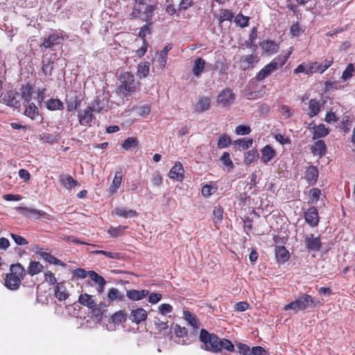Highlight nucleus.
I'll return each instance as SVG.
<instances>
[{
  "label": "nucleus",
  "mask_w": 355,
  "mask_h": 355,
  "mask_svg": "<svg viewBox=\"0 0 355 355\" xmlns=\"http://www.w3.org/2000/svg\"><path fill=\"white\" fill-rule=\"evenodd\" d=\"M236 346L238 347L240 354L243 355H252L251 350L248 345L241 343H237Z\"/></svg>",
  "instance_id": "59"
},
{
  "label": "nucleus",
  "mask_w": 355,
  "mask_h": 355,
  "mask_svg": "<svg viewBox=\"0 0 355 355\" xmlns=\"http://www.w3.org/2000/svg\"><path fill=\"white\" fill-rule=\"evenodd\" d=\"M55 297L58 300H65L69 297V293L64 282L58 283L54 287Z\"/></svg>",
  "instance_id": "17"
},
{
  "label": "nucleus",
  "mask_w": 355,
  "mask_h": 355,
  "mask_svg": "<svg viewBox=\"0 0 355 355\" xmlns=\"http://www.w3.org/2000/svg\"><path fill=\"white\" fill-rule=\"evenodd\" d=\"M251 132V129L248 125H240L236 128L235 132L238 135H247Z\"/></svg>",
  "instance_id": "57"
},
{
  "label": "nucleus",
  "mask_w": 355,
  "mask_h": 355,
  "mask_svg": "<svg viewBox=\"0 0 355 355\" xmlns=\"http://www.w3.org/2000/svg\"><path fill=\"white\" fill-rule=\"evenodd\" d=\"M355 68L353 64H349L345 70L343 72L341 79L343 81H346L353 76Z\"/></svg>",
  "instance_id": "48"
},
{
  "label": "nucleus",
  "mask_w": 355,
  "mask_h": 355,
  "mask_svg": "<svg viewBox=\"0 0 355 355\" xmlns=\"http://www.w3.org/2000/svg\"><path fill=\"white\" fill-rule=\"evenodd\" d=\"M249 17L241 14L238 15L234 18V22L241 27H245L248 24Z\"/></svg>",
  "instance_id": "53"
},
{
  "label": "nucleus",
  "mask_w": 355,
  "mask_h": 355,
  "mask_svg": "<svg viewBox=\"0 0 355 355\" xmlns=\"http://www.w3.org/2000/svg\"><path fill=\"white\" fill-rule=\"evenodd\" d=\"M184 170L182 164L177 162L170 170L168 177L178 181H182L184 178Z\"/></svg>",
  "instance_id": "14"
},
{
  "label": "nucleus",
  "mask_w": 355,
  "mask_h": 355,
  "mask_svg": "<svg viewBox=\"0 0 355 355\" xmlns=\"http://www.w3.org/2000/svg\"><path fill=\"white\" fill-rule=\"evenodd\" d=\"M97 254H103L112 259H119L121 256L119 253L114 252H107L104 250H96L94 252Z\"/></svg>",
  "instance_id": "58"
},
{
  "label": "nucleus",
  "mask_w": 355,
  "mask_h": 355,
  "mask_svg": "<svg viewBox=\"0 0 355 355\" xmlns=\"http://www.w3.org/2000/svg\"><path fill=\"white\" fill-rule=\"evenodd\" d=\"M121 87L126 92H132L136 89L135 76L130 72H125L120 76Z\"/></svg>",
  "instance_id": "6"
},
{
  "label": "nucleus",
  "mask_w": 355,
  "mask_h": 355,
  "mask_svg": "<svg viewBox=\"0 0 355 355\" xmlns=\"http://www.w3.org/2000/svg\"><path fill=\"white\" fill-rule=\"evenodd\" d=\"M148 290H130L127 291V297L134 301L141 300L148 296Z\"/></svg>",
  "instance_id": "25"
},
{
  "label": "nucleus",
  "mask_w": 355,
  "mask_h": 355,
  "mask_svg": "<svg viewBox=\"0 0 355 355\" xmlns=\"http://www.w3.org/2000/svg\"><path fill=\"white\" fill-rule=\"evenodd\" d=\"M220 161L227 167H228V168H230L231 169L233 168L234 164H233L232 161L230 159V155L229 153H227V152L223 153V154L222 155V156L220 157Z\"/></svg>",
  "instance_id": "55"
},
{
  "label": "nucleus",
  "mask_w": 355,
  "mask_h": 355,
  "mask_svg": "<svg viewBox=\"0 0 355 355\" xmlns=\"http://www.w3.org/2000/svg\"><path fill=\"white\" fill-rule=\"evenodd\" d=\"M321 196V191L319 189H311L309 192V203L316 204Z\"/></svg>",
  "instance_id": "45"
},
{
  "label": "nucleus",
  "mask_w": 355,
  "mask_h": 355,
  "mask_svg": "<svg viewBox=\"0 0 355 355\" xmlns=\"http://www.w3.org/2000/svg\"><path fill=\"white\" fill-rule=\"evenodd\" d=\"M127 315L123 311H119L111 317V321L114 324H121L126 320Z\"/></svg>",
  "instance_id": "44"
},
{
  "label": "nucleus",
  "mask_w": 355,
  "mask_h": 355,
  "mask_svg": "<svg viewBox=\"0 0 355 355\" xmlns=\"http://www.w3.org/2000/svg\"><path fill=\"white\" fill-rule=\"evenodd\" d=\"M233 18V12L230 10L225 9L221 10L219 21L221 23L224 21H232Z\"/></svg>",
  "instance_id": "50"
},
{
  "label": "nucleus",
  "mask_w": 355,
  "mask_h": 355,
  "mask_svg": "<svg viewBox=\"0 0 355 355\" xmlns=\"http://www.w3.org/2000/svg\"><path fill=\"white\" fill-rule=\"evenodd\" d=\"M123 179V173L122 170L120 168L119 170L116 171L114 175V178L112 180V182L109 188V193L111 195L114 194L116 193L117 190L120 187L121 184Z\"/></svg>",
  "instance_id": "18"
},
{
  "label": "nucleus",
  "mask_w": 355,
  "mask_h": 355,
  "mask_svg": "<svg viewBox=\"0 0 355 355\" xmlns=\"http://www.w3.org/2000/svg\"><path fill=\"white\" fill-rule=\"evenodd\" d=\"M17 209L20 214L28 216L33 220H39L42 218L51 219V216L42 210L22 207H17Z\"/></svg>",
  "instance_id": "5"
},
{
  "label": "nucleus",
  "mask_w": 355,
  "mask_h": 355,
  "mask_svg": "<svg viewBox=\"0 0 355 355\" xmlns=\"http://www.w3.org/2000/svg\"><path fill=\"white\" fill-rule=\"evenodd\" d=\"M40 257L44 259L45 261H48L49 263H53L55 265H60L62 266H65V264L60 261V259H57L56 257L52 256L48 252H41Z\"/></svg>",
  "instance_id": "41"
},
{
  "label": "nucleus",
  "mask_w": 355,
  "mask_h": 355,
  "mask_svg": "<svg viewBox=\"0 0 355 355\" xmlns=\"http://www.w3.org/2000/svg\"><path fill=\"white\" fill-rule=\"evenodd\" d=\"M147 318V312L142 308H139L132 310L130 313V320L136 324H139L144 320Z\"/></svg>",
  "instance_id": "15"
},
{
  "label": "nucleus",
  "mask_w": 355,
  "mask_h": 355,
  "mask_svg": "<svg viewBox=\"0 0 355 355\" xmlns=\"http://www.w3.org/2000/svg\"><path fill=\"white\" fill-rule=\"evenodd\" d=\"M88 276L94 281L98 286L102 283H106L105 279L93 270L88 271Z\"/></svg>",
  "instance_id": "49"
},
{
  "label": "nucleus",
  "mask_w": 355,
  "mask_h": 355,
  "mask_svg": "<svg viewBox=\"0 0 355 355\" xmlns=\"http://www.w3.org/2000/svg\"><path fill=\"white\" fill-rule=\"evenodd\" d=\"M63 40V37L58 34H51L48 36L47 38H45L42 46L47 49L51 48L56 44H59Z\"/></svg>",
  "instance_id": "21"
},
{
  "label": "nucleus",
  "mask_w": 355,
  "mask_h": 355,
  "mask_svg": "<svg viewBox=\"0 0 355 355\" xmlns=\"http://www.w3.org/2000/svg\"><path fill=\"white\" fill-rule=\"evenodd\" d=\"M92 112H93L89 107H87L83 111H80L78 112V119L80 124H81L82 125H86L89 124V123L91 122L93 119Z\"/></svg>",
  "instance_id": "23"
},
{
  "label": "nucleus",
  "mask_w": 355,
  "mask_h": 355,
  "mask_svg": "<svg viewBox=\"0 0 355 355\" xmlns=\"http://www.w3.org/2000/svg\"><path fill=\"white\" fill-rule=\"evenodd\" d=\"M78 302L83 306H87L92 309L93 313L98 316L100 313V309L97 308L96 303L94 299V296L87 293L81 294L79 296Z\"/></svg>",
  "instance_id": "7"
},
{
  "label": "nucleus",
  "mask_w": 355,
  "mask_h": 355,
  "mask_svg": "<svg viewBox=\"0 0 355 355\" xmlns=\"http://www.w3.org/2000/svg\"><path fill=\"white\" fill-rule=\"evenodd\" d=\"M10 270V272L6 275L5 286L10 290H17L24 277V268L21 264L17 263L12 265Z\"/></svg>",
  "instance_id": "1"
},
{
  "label": "nucleus",
  "mask_w": 355,
  "mask_h": 355,
  "mask_svg": "<svg viewBox=\"0 0 355 355\" xmlns=\"http://www.w3.org/2000/svg\"><path fill=\"white\" fill-rule=\"evenodd\" d=\"M199 339L202 343L201 348L205 351L211 352L212 353H219V337L214 334H211L206 329H202L200 330Z\"/></svg>",
  "instance_id": "3"
},
{
  "label": "nucleus",
  "mask_w": 355,
  "mask_h": 355,
  "mask_svg": "<svg viewBox=\"0 0 355 355\" xmlns=\"http://www.w3.org/2000/svg\"><path fill=\"white\" fill-rule=\"evenodd\" d=\"M27 103L28 104L26 105L24 114L33 120L36 119L39 114L38 108L33 103H30L29 101Z\"/></svg>",
  "instance_id": "33"
},
{
  "label": "nucleus",
  "mask_w": 355,
  "mask_h": 355,
  "mask_svg": "<svg viewBox=\"0 0 355 355\" xmlns=\"http://www.w3.org/2000/svg\"><path fill=\"white\" fill-rule=\"evenodd\" d=\"M184 320L193 328H198L199 322L196 315L189 311H184L183 313Z\"/></svg>",
  "instance_id": "38"
},
{
  "label": "nucleus",
  "mask_w": 355,
  "mask_h": 355,
  "mask_svg": "<svg viewBox=\"0 0 355 355\" xmlns=\"http://www.w3.org/2000/svg\"><path fill=\"white\" fill-rule=\"evenodd\" d=\"M333 58L326 59L322 63L318 62V72L320 73H324L333 63Z\"/></svg>",
  "instance_id": "51"
},
{
  "label": "nucleus",
  "mask_w": 355,
  "mask_h": 355,
  "mask_svg": "<svg viewBox=\"0 0 355 355\" xmlns=\"http://www.w3.org/2000/svg\"><path fill=\"white\" fill-rule=\"evenodd\" d=\"M214 218L213 220L214 223H217L222 220L223 219V209L221 207H214V209L213 211Z\"/></svg>",
  "instance_id": "54"
},
{
  "label": "nucleus",
  "mask_w": 355,
  "mask_h": 355,
  "mask_svg": "<svg viewBox=\"0 0 355 355\" xmlns=\"http://www.w3.org/2000/svg\"><path fill=\"white\" fill-rule=\"evenodd\" d=\"M114 213L123 218H132L137 215V212L132 209H128L125 207H117L113 211Z\"/></svg>",
  "instance_id": "31"
},
{
  "label": "nucleus",
  "mask_w": 355,
  "mask_h": 355,
  "mask_svg": "<svg viewBox=\"0 0 355 355\" xmlns=\"http://www.w3.org/2000/svg\"><path fill=\"white\" fill-rule=\"evenodd\" d=\"M253 140L250 138H243L234 141V145L239 149L246 150L252 145Z\"/></svg>",
  "instance_id": "39"
},
{
  "label": "nucleus",
  "mask_w": 355,
  "mask_h": 355,
  "mask_svg": "<svg viewBox=\"0 0 355 355\" xmlns=\"http://www.w3.org/2000/svg\"><path fill=\"white\" fill-rule=\"evenodd\" d=\"M211 101L209 97L200 96L194 105V110L198 112H203L209 109Z\"/></svg>",
  "instance_id": "19"
},
{
  "label": "nucleus",
  "mask_w": 355,
  "mask_h": 355,
  "mask_svg": "<svg viewBox=\"0 0 355 355\" xmlns=\"http://www.w3.org/2000/svg\"><path fill=\"white\" fill-rule=\"evenodd\" d=\"M306 222L311 227H315L318 224L319 217L315 207L309 208L304 214Z\"/></svg>",
  "instance_id": "13"
},
{
  "label": "nucleus",
  "mask_w": 355,
  "mask_h": 355,
  "mask_svg": "<svg viewBox=\"0 0 355 355\" xmlns=\"http://www.w3.org/2000/svg\"><path fill=\"white\" fill-rule=\"evenodd\" d=\"M318 178V168L314 166H309L305 171L304 178L310 185L316 183Z\"/></svg>",
  "instance_id": "16"
},
{
  "label": "nucleus",
  "mask_w": 355,
  "mask_h": 355,
  "mask_svg": "<svg viewBox=\"0 0 355 355\" xmlns=\"http://www.w3.org/2000/svg\"><path fill=\"white\" fill-rule=\"evenodd\" d=\"M60 182L67 189H71L75 187L78 182L69 175H61L59 178Z\"/></svg>",
  "instance_id": "27"
},
{
  "label": "nucleus",
  "mask_w": 355,
  "mask_h": 355,
  "mask_svg": "<svg viewBox=\"0 0 355 355\" xmlns=\"http://www.w3.org/2000/svg\"><path fill=\"white\" fill-rule=\"evenodd\" d=\"M259 157L257 150H251L245 153L244 162L247 165H250L255 162Z\"/></svg>",
  "instance_id": "40"
},
{
  "label": "nucleus",
  "mask_w": 355,
  "mask_h": 355,
  "mask_svg": "<svg viewBox=\"0 0 355 355\" xmlns=\"http://www.w3.org/2000/svg\"><path fill=\"white\" fill-rule=\"evenodd\" d=\"M252 355H266V351L260 346L253 347L251 349Z\"/></svg>",
  "instance_id": "64"
},
{
  "label": "nucleus",
  "mask_w": 355,
  "mask_h": 355,
  "mask_svg": "<svg viewBox=\"0 0 355 355\" xmlns=\"http://www.w3.org/2000/svg\"><path fill=\"white\" fill-rule=\"evenodd\" d=\"M329 133L328 129L323 124H320L314 128L313 139L324 137Z\"/></svg>",
  "instance_id": "42"
},
{
  "label": "nucleus",
  "mask_w": 355,
  "mask_h": 355,
  "mask_svg": "<svg viewBox=\"0 0 355 355\" xmlns=\"http://www.w3.org/2000/svg\"><path fill=\"white\" fill-rule=\"evenodd\" d=\"M150 69V63L148 62H144L139 64L137 67V75L139 78H146Z\"/></svg>",
  "instance_id": "34"
},
{
  "label": "nucleus",
  "mask_w": 355,
  "mask_h": 355,
  "mask_svg": "<svg viewBox=\"0 0 355 355\" xmlns=\"http://www.w3.org/2000/svg\"><path fill=\"white\" fill-rule=\"evenodd\" d=\"M260 46L264 53L267 55H272L277 52L279 46L273 41L266 40L263 41Z\"/></svg>",
  "instance_id": "22"
},
{
  "label": "nucleus",
  "mask_w": 355,
  "mask_h": 355,
  "mask_svg": "<svg viewBox=\"0 0 355 355\" xmlns=\"http://www.w3.org/2000/svg\"><path fill=\"white\" fill-rule=\"evenodd\" d=\"M46 105L48 110L51 111L62 110L64 108L63 103L55 98H50L46 102Z\"/></svg>",
  "instance_id": "32"
},
{
  "label": "nucleus",
  "mask_w": 355,
  "mask_h": 355,
  "mask_svg": "<svg viewBox=\"0 0 355 355\" xmlns=\"http://www.w3.org/2000/svg\"><path fill=\"white\" fill-rule=\"evenodd\" d=\"M44 267L39 261H31L28 267V273L33 276L42 271Z\"/></svg>",
  "instance_id": "37"
},
{
  "label": "nucleus",
  "mask_w": 355,
  "mask_h": 355,
  "mask_svg": "<svg viewBox=\"0 0 355 355\" xmlns=\"http://www.w3.org/2000/svg\"><path fill=\"white\" fill-rule=\"evenodd\" d=\"M231 144V139L226 135L221 136L218 141V147L219 148H224L227 147Z\"/></svg>",
  "instance_id": "56"
},
{
  "label": "nucleus",
  "mask_w": 355,
  "mask_h": 355,
  "mask_svg": "<svg viewBox=\"0 0 355 355\" xmlns=\"http://www.w3.org/2000/svg\"><path fill=\"white\" fill-rule=\"evenodd\" d=\"M53 62H51V60H44L42 61V71L43 73L46 76H50L51 74L52 69H53Z\"/></svg>",
  "instance_id": "52"
},
{
  "label": "nucleus",
  "mask_w": 355,
  "mask_h": 355,
  "mask_svg": "<svg viewBox=\"0 0 355 355\" xmlns=\"http://www.w3.org/2000/svg\"><path fill=\"white\" fill-rule=\"evenodd\" d=\"M124 295L121 293L116 288H111L107 293V301L113 302L115 300L123 301Z\"/></svg>",
  "instance_id": "30"
},
{
  "label": "nucleus",
  "mask_w": 355,
  "mask_h": 355,
  "mask_svg": "<svg viewBox=\"0 0 355 355\" xmlns=\"http://www.w3.org/2000/svg\"><path fill=\"white\" fill-rule=\"evenodd\" d=\"M216 191V189L210 185H205L202 189V194L203 196L208 198L213 193H214Z\"/></svg>",
  "instance_id": "62"
},
{
  "label": "nucleus",
  "mask_w": 355,
  "mask_h": 355,
  "mask_svg": "<svg viewBox=\"0 0 355 355\" xmlns=\"http://www.w3.org/2000/svg\"><path fill=\"white\" fill-rule=\"evenodd\" d=\"M318 62H303L294 69V73H304L309 75L318 72Z\"/></svg>",
  "instance_id": "8"
},
{
  "label": "nucleus",
  "mask_w": 355,
  "mask_h": 355,
  "mask_svg": "<svg viewBox=\"0 0 355 355\" xmlns=\"http://www.w3.org/2000/svg\"><path fill=\"white\" fill-rule=\"evenodd\" d=\"M279 69L276 62L271 61L266 64L257 75V80L260 81L269 76L273 71Z\"/></svg>",
  "instance_id": "12"
},
{
  "label": "nucleus",
  "mask_w": 355,
  "mask_h": 355,
  "mask_svg": "<svg viewBox=\"0 0 355 355\" xmlns=\"http://www.w3.org/2000/svg\"><path fill=\"white\" fill-rule=\"evenodd\" d=\"M172 49L171 44L166 45L158 55L157 62L161 67H164L167 61L168 52Z\"/></svg>",
  "instance_id": "35"
},
{
  "label": "nucleus",
  "mask_w": 355,
  "mask_h": 355,
  "mask_svg": "<svg viewBox=\"0 0 355 355\" xmlns=\"http://www.w3.org/2000/svg\"><path fill=\"white\" fill-rule=\"evenodd\" d=\"M304 243L309 250L318 251L321 246L319 237H315L313 234H308L305 236Z\"/></svg>",
  "instance_id": "11"
},
{
  "label": "nucleus",
  "mask_w": 355,
  "mask_h": 355,
  "mask_svg": "<svg viewBox=\"0 0 355 355\" xmlns=\"http://www.w3.org/2000/svg\"><path fill=\"white\" fill-rule=\"evenodd\" d=\"M275 255L277 261L280 263L286 262L289 258V253L284 246L275 247Z\"/></svg>",
  "instance_id": "28"
},
{
  "label": "nucleus",
  "mask_w": 355,
  "mask_h": 355,
  "mask_svg": "<svg viewBox=\"0 0 355 355\" xmlns=\"http://www.w3.org/2000/svg\"><path fill=\"white\" fill-rule=\"evenodd\" d=\"M316 302L309 295L304 294L298 297L295 301L286 304L284 307V310H292L294 313L300 311H304L309 307L315 306Z\"/></svg>",
  "instance_id": "4"
},
{
  "label": "nucleus",
  "mask_w": 355,
  "mask_h": 355,
  "mask_svg": "<svg viewBox=\"0 0 355 355\" xmlns=\"http://www.w3.org/2000/svg\"><path fill=\"white\" fill-rule=\"evenodd\" d=\"M261 161L263 163H268L272 160L277 155L275 150L270 145H266L261 150Z\"/></svg>",
  "instance_id": "20"
},
{
  "label": "nucleus",
  "mask_w": 355,
  "mask_h": 355,
  "mask_svg": "<svg viewBox=\"0 0 355 355\" xmlns=\"http://www.w3.org/2000/svg\"><path fill=\"white\" fill-rule=\"evenodd\" d=\"M205 67V61L201 58H198L194 60L192 73L196 77H200L201 74L203 73Z\"/></svg>",
  "instance_id": "26"
},
{
  "label": "nucleus",
  "mask_w": 355,
  "mask_h": 355,
  "mask_svg": "<svg viewBox=\"0 0 355 355\" xmlns=\"http://www.w3.org/2000/svg\"><path fill=\"white\" fill-rule=\"evenodd\" d=\"M311 150L314 155H318L320 158L325 154L327 147L322 140H318L311 146Z\"/></svg>",
  "instance_id": "24"
},
{
  "label": "nucleus",
  "mask_w": 355,
  "mask_h": 355,
  "mask_svg": "<svg viewBox=\"0 0 355 355\" xmlns=\"http://www.w3.org/2000/svg\"><path fill=\"white\" fill-rule=\"evenodd\" d=\"M219 347V353L221 352L223 349H225L230 352H233L234 351V345L233 343L228 339L219 338V343L218 345Z\"/></svg>",
  "instance_id": "36"
},
{
  "label": "nucleus",
  "mask_w": 355,
  "mask_h": 355,
  "mask_svg": "<svg viewBox=\"0 0 355 355\" xmlns=\"http://www.w3.org/2000/svg\"><path fill=\"white\" fill-rule=\"evenodd\" d=\"M106 103L104 101H101L99 98L96 99L89 107L93 112L98 113L105 107Z\"/></svg>",
  "instance_id": "47"
},
{
  "label": "nucleus",
  "mask_w": 355,
  "mask_h": 355,
  "mask_svg": "<svg viewBox=\"0 0 355 355\" xmlns=\"http://www.w3.org/2000/svg\"><path fill=\"white\" fill-rule=\"evenodd\" d=\"M320 110V103L316 99L312 98L309 102L308 115L312 118L316 116Z\"/></svg>",
  "instance_id": "29"
},
{
  "label": "nucleus",
  "mask_w": 355,
  "mask_h": 355,
  "mask_svg": "<svg viewBox=\"0 0 355 355\" xmlns=\"http://www.w3.org/2000/svg\"><path fill=\"white\" fill-rule=\"evenodd\" d=\"M44 279L47 283H49L50 284H53L55 286L58 284L57 279H56L54 274L53 272H51V271H48L44 273Z\"/></svg>",
  "instance_id": "61"
},
{
  "label": "nucleus",
  "mask_w": 355,
  "mask_h": 355,
  "mask_svg": "<svg viewBox=\"0 0 355 355\" xmlns=\"http://www.w3.org/2000/svg\"><path fill=\"white\" fill-rule=\"evenodd\" d=\"M158 310L161 314L166 315L173 311V307L169 304H162L159 306Z\"/></svg>",
  "instance_id": "60"
},
{
  "label": "nucleus",
  "mask_w": 355,
  "mask_h": 355,
  "mask_svg": "<svg viewBox=\"0 0 355 355\" xmlns=\"http://www.w3.org/2000/svg\"><path fill=\"white\" fill-rule=\"evenodd\" d=\"M234 94L230 89H223L217 97V101L223 106H230L234 101Z\"/></svg>",
  "instance_id": "9"
},
{
  "label": "nucleus",
  "mask_w": 355,
  "mask_h": 355,
  "mask_svg": "<svg viewBox=\"0 0 355 355\" xmlns=\"http://www.w3.org/2000/svg\"><path fill=\"white\" fill-rule=\"evenodd\" d=\"M148 302L151 304H156L162 299V294L158 293H151L148 294Z\"/></svg>",
  "instance_id": "63"
},
{
  "label": "nucleus",
  "mask_w": 355,
  "mask_h": 355,
  "mask_svg": "<svg viewBox=\"0 0 355 355\" xmlns=\"http://www.w3.org/2000/svg\"><path fill=\"white\" fill-rule=\"evenodd\" d=\"M23 98L25 102L31 100L30 90L25 89L20 94L15 91H10L0 97V102L8 106L19 108L21 106L20 99Z\"/></svg>",
  "instance_id": "2"
},
{
  "label": "nucleus",
  "mask_w": 355,
  "mask_h": 355,
  "mask_svg": "<svg viewBox=\"0 0 355 355\" xmlns=\"http://www.w3.org/2000/svg\"><path fill=\"white\" fill-rule=\"evenodd\" d=\"M139 144L138 140L135 137L127 138L122 144V147L126 150H130L135 148Z\"/></svg>",
  "instance_id": "43"
},
{
  "label": "nucleus",
  "mask_w": 355,
  "mask_h": 355,
  "mask_svg": "<svg viewBox=\"0 0 355 355\" xmlns=\"http://www.w3.org/2000/svg\"><path fill=\"white\" fill-rule=\"evenodd\" d=\"M259 58L257 55H249L242 56L239 60L240 67L243 69L253 68L259 62Z\"/></svg>",
  "instance_id": "10"
},
{
  "label": "nucleus",
  "mask_w": 355,
  "mask_h": 355,
  "mask_svg": "<svg viewBox=\"0 0 355 355\" xmlns=\"http://www.w3.org/2000/svg\"><path fill=\"white\" fill-rule=\"evenodd\" d=\"M292 51H293V49L291 47V50L288 51V53H287L286 55H279L277 56L272 60V62H277V65L278 68L282 67L286 62L287 60L288 59V58L290 57V55L292 53Z\"/></svg>",
  "instance_id": "46"
}]
</instances>
